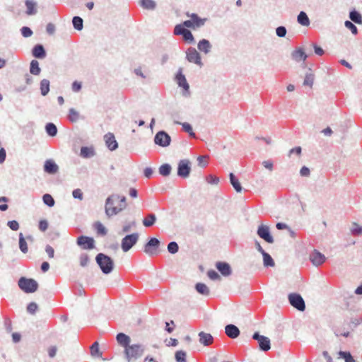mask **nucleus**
<instances>
[{"label": "nucleus", "mask_w": 362, "mask_h": 362, "mask_svg": "<svg viewBox=\"0 0 362 362\" xmlns=\"http://www.w3.org/2000/svg\"><path fill=\"white\" fill-rule=\"evenodd\" d=\"M351 233L354 235H359L362 234V227L357 225L356 223H353V227L351 229Z\"/></svg>", "instance_id": "nucleus-54"}, {"label": "nucleus", "mask_w": 362, "mask_h": 362, "mask_svg": "<svg viewBox=\"0 0 362 362\" xmlns=\"http://www.w3.org/2000/svg\"><path fill=\"white\" fill-rule=\"evenodd\" d=\"M81 88H82L81 83L78 82V81H76L73 82V83L71 85V88H72V90L74 92H78V91H80Z\"/></svg>", "instance_id": "nucleus-62"}, {"label": "nucleus", "mask_w": 362, "mask_h": 362, "mask_svg": "<svg viewBox=\"0 0 362 362\" xmlns=\"http://www.w3.org/2000/svg\"><path fill=\"white\" fill-rule=\"evenodd\" d=\"M156 216L154 214L151 213V214H148L146 217H145L144 219H143V225L145 226V227H151L152 226L154 225V223H156Z\"/></svg>", "instance_id": "nucleus-29"}, {"label": "nucleus", "mask_w": 362, "mask_h": 362, "mask_svg": "<svg viewBox=\"0 0 362 362\" xmlns=\"http://www.w3.org/2000/svg\"><path fill=\"white\" fill-rule=\"evenodd\" d=\"M72 195L74 198L78 199L80 200H82L83 198V192L80 189H76L73 190Z\"/></svg>", "instance_id": "nucleus-59"}, {"label": "nucleus", "mask_w": 362, "mask_h": 362, "mask_svg": "<svg viewBox=\"0 0 362 362\" xmlns=\"http://www.w3.org/2000/svg\"><path fill=\"white\" fill-rule=\"evenodd\" d=\"M186 353L184 351H177L175 352V360L177 362H187L186 360Z\"/></svg>", "instance_id": "nucleus-45"}, {"label": "nucleus", "mask_w": 362, "mask_h": 362, "mask_svg": "<svg viewBox=\"0 0 362 362\" xmlns=\"http://www.w3.org/2000/svg\"><path fill=\"white\" fill-rule=\"evenodd\" d=\"M95 262L104 274H109L114 269L113 259L107 255L98 253L95 257Z\"/></svg>", "instance_id": "nucleus-3"}, {"label": "nucleus", "mask_w": 362, "mask_h": 362, "mask_svg": "<svg viewBox=\"0 0 362 362\" xmlns=\"http://www.w3.org/2000/svg\"><path fill=\"white\" fill-rule=\"evenodd\" d=\"M182 36L183 40L188 43H193L194 42V36L189 30H187Z\"/></svg>", "instance_id": "nucleus-48"}, {"label": "nucleus", "mask_w": 362, "mask_h": 362, "mask_svg": "<svg viewBox=\"0 0 362 362\" xmlns=\"http://www.w3.org/2000/svg\"><path fill=\"white\" fill-rule=\"evenodd\" d=\"M225 332L231 339H235L240 335L238 327L233 324H229L225 327Z\"/></svg>", "instance_id": "nucleus-20"}, {"label": "nucleus", "mask_w": 362, "mask_h": 362, "mask_svg": "<svg viewBox=\"0 0 362 362\" xmlns=\"http://www.w3.org/2000/svg\"><path fill=\"white\" fill-rule=\"evenodd\" d=\"M50 82L48 79H42L40 83V93L42 96H46L49 92Z\"/></svg>", "instance_id": "nucleus-28"}, {"label": "nucleus", "mask_w": 362, "mask_h": 362, "mask_svg": "<svg viewBox=\"0 0 362 362\" xmlns=\"http://www.w3.org/2000/svg\"><path fill=\"white\" fill-rule=\"evenodd\" d=\"M262 165L270 171L273 170L274 165L271 160H264L262 162Z\"/></svg>", "instance_id": "nucleus-63"}, {"label": "nucleus", "mask_w": 362, "mask_h": 362, "mask_svg": "<svg viewBox=\"0 0 362 362\" xmlns=\"http://www.w3.org/2000/svg\"><path fill=\"white\" fill-rule=\"evenodd\" d=\"M171 170V165L168 163L163 164L162 165L160 166L158 169L159 173L164 177L170 175Z\"/></svg>", "instance_id": "nucleus-36"}, {"label": "nucleus", "mask_w": 362, "mask_h": 362, "mask_svg": "<svg viewBox=\"0 0 362 362\" xmlns=\"http://www.w3.org/2000/svg\"><path fill=\"white\" fill-rule=\"evenodd\" d=\"M179 246L175 241H172L168 245V251L171 254H175L178 252Z\"/></svg>", "instance_id": "nucleus-47"}, {"label": "nucleus", "mask_w": 362, "mask_h": 362, "mask_svg": "<svg viewBox=\"0 0 362 362\" xmlns=\"http://www.w3.org/2000/svg\"><path fill=\"white\" fill-rule=\"evenodd\" d=\"M289 303L299 311L305 310V303L302 296L296 293H290L288 296Z\"/></svg>", "instance_id": "nucleus-7"}, {"label": "nucleus", "mask_w": 362, "mask_h": 362, "mask_svg": "<svg viewBox=\"0 0 362 362\" xmlns=\"http://www.w3.org/2000/svg\"><path fill=\"white\" fill-rule=\"evenodd\" d=\"M153 141L159 146L167 147L170 144L171 137L166 132L160 130L156 133Z\"/></svg>", "instance_id": "nucleus-8"}, {"label": "nucleus", "mask_w": 362, "mask_h": 362, "mask_svg": "<svg viewBox=\"0 0 362 362\" xmlns=\"http://www.w3.org/2000/svg\"><path fill=\"white\" fill-rule=\"evenodd\" d=\"M257 234L260 238L264 240L267 243L272 244L274 243V239L271 234L269 227L266 225L261 224L257 228Z\"/></svg>", "instance_id": "nucleus-11"}, {"label": "nucleus", "mask_w": 362, "mask_h": 362, "mask_svg": "<svg viewBox=\"0 0 362 362\" xmlns=\"http://www.w3.org/2000/svg\"><path fill=\"white\" fill-rule=\"evenodd\" d=\"M38 308L37 303L34 302L30 303L27 306V311L30 314H35Z\"/></svg>", "instance_id": "nucleus-57"}, {"label": "nucleus", "mask_w": 362, "mask_h": 362, "mask_svg": "<svg viewBox=\"0 0 362 362\" xmlns=\"http://www.w3.org/2000/svg\"><path fill=\"white\" fill-rule=\"evenodd\" d=\"M190 172L189 160L187 159L180 160L177 165V175L182 178H187L189 176Z\"/></svg>", "instance_id": "nucleus-12"}, {"label": "nucleus", "mask_w": 362, "mask_h": 362, "mask_svg": "<svg viewBox=\"0 0 362 362\" xmlns=\"http://www.w3.org/2000/svg\"><path fill=\"white\" fill-rule=\"evenodd\" d=\"M117 343L122 346L124 350V354L127 362L136 361L141 357L145 351L144 345L141 344H130V337L124 334L118 333L116 336Z\"/></svg>", "instance_id": "nucleus-1"}, {"label": "nucleus", "mask_w": 362, "mask_h": 362, "mask_svg": "<svg viewBox=\"0 0 362 362\" xmlns=\"http://www.w3.org/2000/svg\"><path fill=\"white\" fill-rule=\"evenodd\" d=\"M262 257H263V264H264V267H274V264H275L274 261L269 254H268L267 252H264V254H262Z\"/></svg>", "instance_id": "nucleus-37"}, {"label": "nucleus", "mask_w": 362, "mask_h": 362, "mask_svg": "<svg viewBox=\"0 0 362 362\" xmlns=\"http://www.w3.org/2000/svg\"><path fill=\"white\" fill-rule=\"evenodd\" d=\"M26 14L28 16L35 15L37 11V2L35 0H25Z\"/></svg>", "instance_id": "nucleus-22"}, {"label": "nucleus", "mask_w": 362, "mask_h": 362, "mask_svg": "<svg viewBox=\"0 0 362 362\" xmlns=\"http://www.w3.org/2000/svg\"><path fill=\"white\" fill-rule=\"evenodd\" d=\"M195 289L199 293H200L203 296H207L210 294L209 288H208V286L206 284H204L203 283L196 284Z\"/></svg>", "instance_id": "nucleus-31"}, {"label": "nucleus", "mask_w": 362, "mask_h": 362, "mask_svg": "<svg viewBox=\"0 0 362 362\" xmlns=\"http://www.w3.org/2000/svg\"><path fill=\"white\" fill-rule=\"evenodd\" d=\"M30 72L31 74L35 75V76L40 75V74L41 72V69L39 66V62L37 60L33 59L30 62Z\"/></svg>", "instance_id": "nucleus-30"}, {"label": "nucleus", "mask_w": 362, "mask_h": 362, "mask_svg": "<svg viewBox=\"0 0 362 362\" xmlns=\"http://www.w3.org/2000/svg\"><path fill=\"white\" fill-rule=\"evenodd\" d=\"M229 179H230V182L232 185V186L233 187V188L235 189V190L237 192H240L243 189L241 184L240 183L238 179L236 177V176L233 173H230L229 174Z\"/></svg>", "instance_id": "nucleus-27"}, {"label": "nucleus", "mask_w": 362, "mask_h": 362, "mask_svg": "<svg viewBox=\"0 0 362 362\" xmlns=\"http://www.w3.org/2000/svg\"><path fill=\"white\" fill-rule=\"evenodd\" d=\"M81 156L83 158H91L94 156L95 153L92 148H89L87 146H83L81 148Z\"/></svg>", "instance_id": "nucleus-35"}, {"label": "nucleus", "mask_w": 362, "mask_h": 362, "mask_svg": "<svg viewBox=\"0 0 362 362\" xmlns=\"http://www.w3.org/2000/svg\"><path fill=\"white\" fill-rule=\"evenodd\" d=\"M76 243L83 250H91L95 247L94 239L88 236H79L77 238Z\"/></svg>", "instance_id": "nucleus-14"}, {"label": "nucleus", "mask_w": 362, "mask_h": 362, "mask_svg": "<svg viewBox=\"0 0 362 362\" xmlns=\"http://www.w3.org/2000/svg\"><path fill=\"white\" fill-rule=\"evenodd\" d=\"M94 226L98 234L102 235H105L107 234V229L100 222H96Z\"/></svg>", "instance_id": "nucleus-46"}, {"label": "nucleus", "mask_w": 362, "mask_h": 362, "mask_svg": "<svg viewBox=\"0 0 362 362\" xmlns=\"http://www.w3.org/2000/svg\"><path fill=\"white\" fill-rule=\"evenodd\" d=\"M297 22L303 26H308L310 24V19L305 11H300L298 13Z\"/></svg>", "instance_id": "nucleus-26"}, {"label": "nucleus", "mask_w": 362, "mask_h": 362, "mask_svg": "<svg viewBox=\"0 0 362 362\" xmlns=\"http://www.w3.org/2000/svg\"><path fill=\"white\" fill-rule=\"evenodd\" d=\"M32 54L36 59H42L46 57L47 53L42 45L37 44L32 49Z\"/></svg>", "instance_id": "nucleus-18"}, {"label": "nucleus", "mask_w": 362, "mask_h": 362, "mask_svg": "<svg viewBox=\"0 0 362 362\" xmlns=\"http://www.w3.org/2000/svg\"><path fill=\"white\" fill-rule=\"evenodd\" d=\"M198 335L199 337V341L200 344H203L204 346H209L214 342V337L209 333L200 332Z\"/></svg>", "instance_id": "nucleus-21"}, {"label": "nucleus", "mask_w": 362, "mask_h": 362, "mask_svg": "<svg viewBox=\"0 0 362 362\" xmlns=\"http://www.w3.org/2000/svg\"><path fill=\"white\" fill-rule=\"evenodd\" d=\"M252 339L257 341L259 349L262 351H267L271 349L270 339L256 332L252 335Z\"/></svg>", "instance_id": "nucleus-10"}, {"label": "nucleus", "mask_w": 362, "mask_h": 362, "mask_svg": "<svg viewBox=\"0 0 362 362\" xmlns=\"http://www.w3.org/2000/svg\"><path fill=\"white\" fill-rule=\"evenodd\" d=\"M211 44L208 40L206 39L201 40L197 45L198 49L206 54L211 52Z\"/></svg>", "instance_id": "nucleus-23"}, {"label": "nucleus", "mask_w": 362, "mask_h": 362, "mask_svg": "<svg viewBox=\"0 0 362 362\" xmlns=\"http://www.w3.org/2000/svg\"><path fill=\"white\" fill-rule=\"evenodd\" d=\"M325 256L316 250L310 255V260L315 266L321 265L325 262Z\"/></svg>", "instance_id": "nucleus-16"}, {"label": "nucleus", "mask_w": 362, "mask_h": 362, "mask_svg": "<svg viewBox=\"0 0 362 362\" xmlns=\"http://www.w3.org/2000/svg\"><path fill=\"white\" fill-rule=\"evenodd\" d=\"M139 238L138 233H134L124 236L121 242V247L123 252H128L134 245L136 244Z\"/></svg>", "instance_id": "nucleus-6"}, {"label": "nucleus", "mask_w": 362, "mask_h": 362, "mask_svg": "<svg viewBox=\"0 0 362 362\" xmlns=\"http://www.w3.org/2000/svg\"><path fill=\"white\" fill-rule=\"evenodd\" d=\"M90 354L95 357H100L102 353L99 350V344L98 341L94 342L90 346Z\"/></svg>", "instance_id": "nucleus-41"}, {"label": "nucleus", "mask_w": 362, "mask_h": 362, "mask_svg": "<svg viewBox=\"0 0 362 362\" xmlns=\"http://www.w3.org/2000/svg\"><path fill=\"white\" fill-rule=\"evenodd\" d=\"M188 17H190L194 30L201 28L205 24L206 18H201L197 13H187Z\"/></svg>", "instance_id": "nucleus-19"}, {"label": "nucleus", "mask_w": 362, "mask_h": 362, "mask_svg": "<svg viewBox=\"0 0 362 362\" xmlns=\"http://www.w3.org/2000/svg\"><path fill=\"white\" fill-rule=\"evenodd\" d=\"M175 80L178 86L182 88V95L185 97H189L191 95L189 85L187 81L185 76L182 74V68H179L175 75Z\"/></svg>", "instance_id": "nucleus-5"}, {"label": "nucleus", "mask_w": 362, "mask_h": 362, "mask_svg": "<svg viewBox=\"0 0 362 362\" xmlns=\"http://www.w3.org/2000/svg\"><path fill=\"white\" fill-rule=\"evenodd\" d=\"M127 207L126 197L117 194H112L105 200V211L107 217L118 214Z\"/></svg>", "instance_id": "nucleus-2"}, {"label": "nucleus", "mask_w": 362, "mask_h": 362, "mask_svg": "<svg viewBox=\"0 0 362 362\" xmlns=\"http://www.w3.org/2000/svg\"><path fill=\"white\" fill-rule=\"evenodd\" d=\"M80 265L85 267L89 263L90 259L87 254L83 253L80 255Z\"/></svg>", "instance_id": "nucleus-51"}, {"label": "nucleus", "mask_w": 362, "mask_h": 362, "mask_svg": "<svg viewBox=\"0 0 362 362\" xmlns=\"http://www.w3.org/2000/svg\"><path fill=\"white\" fill-rule=\"evenodd\" d=\"M104 140L109 150L115 151L118 148V143L116 141L115 135L112 133H107L104 136Z\"/></svg>", "instance_id": "nucleus-15"}, {"label": "nucleus", "mask_w": 362, "mask_h": 362, "mask_svg": "<svg viewBox=\"0 0 362 362\" xmlns=\"http://www.w3.org/2000/svg\"><path fill=\"white\" fill-rule=\"evenodd\" d=\"M140 5L147 10H154L156 7V3L153 0H141Z\"/></svg>", "instance_id": "nucleus-34"}, {"label": "nucleus", "mask_w": 362, "mask_h": 362, "mask_svg": "<svg viewBox=\"0 0 362 362\" xmlns=\"http://www.w3.org/2000/svg\"><path fill=\"white\" fill-rule=\"evenodd\" d=\"M344 25L346 28H348L349 30H351L352 34H354V35L358 34V28L351 21H346L344 22Z\"/></svg>", "instance_id": "nucleus-49"}, {"label": "nucleus", "mask_w": 362, "mask_h": 362, "mask_svg": "<svg viewBox=\"0 0 362 362\" xmlns=\"http://www.w3.org/2000/svg\"><path fill=\"white\" fill-rule=\"evenodd\" d=\"M39 230L42 232H45L48 228V222L46 220H40L39 222Z\"/></svg>", "instance_id": "nucleus-60"}, {"label": "nucleus", "mask_w": 362, "mask_h": 362, "mask_svg": "<svg viewBox=\"0 0 362 362\" xmlns=\"http://www.w3.org/2000/svg\"><path fill=\"white\" fill-rule=\"evenodd\" d=\"M68 118L71 122H76L79 119V113L74 108H70Z\"/></svg>", "instance_id": "nucleus-40"}, {"label": "nucleus", "mask_w": 362, "mask_h": 362, "mask_svg": "<svg viewBox=\"0 0 362 362\" xmlns=\"http://www.w3.org/2000/svg\"><path fill=\"white\" fill-rule=\"evenodd\" d=\"M74 28L77 30H81L83 28V21L79 16H74L72 19Z\"/></svg>", "instance_id": "nucleus-38"}, {"label": "nucleus", "mask_w": 362, "mask_h": 362, "mask_svg": "<svg viewBox=\"0 0 362 362\" xmlns=\"http://www.w3.org/2000/svg\"><path fill=\"white\" fill-rule=\"evenodd\" d=\"M132 226H135V222L133 221L130 223H128V224H126L124 225L123 227H122V233H119V234H122V233H128L131 230V228Z\"/></svg>", "instance_id": "nucleus-61"}, {"label": "nucleus", "mask_w": 362, "mask_h": 362, "mask_svg": "<svg viewBox=\"0 0 362 362\" xmlns=\"http://www.w3.org/2000/svg\"><path fill=\"white\" fill-rule=\"evenodd\" d=\"M160 242L156 238H151L145 244L144 251L147 255L152 256L158 253Z\"/></svg>", "instance_id": "nucleus-9"}, {"label": "nucleus", "mask_w": 362, "mask_h": 362, "mask_svg": "<svg viewBox=\"0 0 362 362\" xmlns=\"http://www.w3.org/2000/svg\"><path fill=\"white\" fill-rule=\"evenodd\" d=\"M313 81H314V76L313 74H307L305 75V79H304V81H303V85L304 86H312L313 84Z\"/></svg>", "instance_id": "nucleus-52"}, {"label": "nucleus", "mask_w": 362, "mask_h": 362, "mask_svg": "<svg viewBox=\"0 0 362 362\" xmlns=\"http://www.w3.org/2000/svg\"><path fill=\"white\" fill-rule=\"evenodd\" d=\"M186 58L188 62L194 63L199 66H203L202 62L201 56L195 48L189 47L186 51Z\"/></svg>", "instance_id": "nucleus-13"}, {"label": "nucleus", "mask_w": 362, "mask_h": 362, "mask_svg": "<svg viewBox=\"0 0 362 362\" xmlns=\"http://www.w3.org/2000/svg\"><path fill=\"white\" fill-rule=\"evenodd\" d=\"M291 57L293 59L299 62L300 61H305L308 56L302 48H298L292 52Z\"/></svg>", "instance_id": "nucleus-25"}, {"label": "nucleus", "mask_w": 362, "mask_h": 362, "mask_svg": "<svg viewBox=\"0 0 362 362\" xmlns=\"http://www.w3.org/2000/svg\"><path fill=\"white\" fill-rule=\"evenodd\" d=\"M46 133L50 136H55L57 134V126L52 122H49L45 125Z\"/></svg>", "instance_id": "nucleus-33"}, {"label": "nucleus", "mask_w": 362, "mask_h": 362, "mask_svg": "<svg viewBox=\"0 0 362 362\" xmlns=\"http://www.w3.org/2000/svg\"><path fill=\"white\" fill-rule=\"evenodd\" d=\"M19 248L23 253L28 252V245L22 233L19 234Z\"/></svg>", "instance_id": "nucleus-39"}, {"label": "nucleus", "mask_w": 362, "mask_h": 362, "mask_svg": "<svg viewBox=\"0 0 362 362\" xmlns=\"http://www.w3.org/2000/svg\"><path fill=\"white\" fill-rule=\"evenodd\" d=\"M21 35L25 37H30L33 35L32 30L29 27H27V26H23L21 29Z\"/></svg>", "instance_id": "nucleus-56"}, {"label": "nucleus", "mask_w": 362, "mask_h": 362, "mask_svg": "<svg viewBox=\"0 0 362 362\" xmlns=\"http://www.w3.org/2000/svg\"><path fill=\"white\" fill-rule=\"evenodd\" d=\"M177 124H180L182 125L183 130L185 132H187L190 136L195 137V134L193 132L192 127L190 124L187 122H177Z\"/></svg>", "instance_id": "nucleus-44"}, {"label": "nucleus", "mask_w": 362, "mask_h": 362, "mask_svg": "<svg viewBox=\"0 0 362 362\" xmlns=\"http://www.w3.org/2000/svg\"><path fill=\"white\" fill-rule=\"evenodd\" d=\"M18 285L22 291L27 293H34L38 288V284L35 279L25 277L20 278Z\"/></svg>", "instance_id": "nucleus-4"}, {"label": "nucleus", "mask_w": 362, "mask_h": 362, "mask_svg": "<svg viewBox=\"0 0 362 362\" xmlns=\"http://www.w3.org/2000/svg\"><path fill=\"white\" fill-rule=\"evenodd\" d=\"M7 226L12 230H18L19 228V224L18 223L13 220V221H9L7 223Z\"/></svg>", "instance_id": "nucleus-58"}, {"label": "nucleus", "mask_w": 362, "mask_h": 362, "mask_svg": "<svg viewBox=\"0 0 362 362\" xmlns=\"http://www.w3.org/2000/svg\"><path fill=\"white\" fill-rule=\"evenodd\" d=\"M59 170L58 165L52 160H47L44 165V170L49 174H54Z\"/></svg>", "instance_id": "nucleus-24"}, {"label": "nucleus", "mask_w": 362, "mask_h": 362, "mask_svg": "<svg viewBox=\"0 0 362 362\" xmlns=\"http://www.w3.org/2000/svg\"><path fill=\"white\" fill-rule=\"evenodd\" d=\"M42 200L45 204L48 206L49 207H52L54 204V199L49 194H45L42 196Z\"/></svg>", "instance_id": "nucleus-43"}, {"label": "nucleus", "mask_w": 362, "mask_h": 362, "mask_svg": "<svg viewBox=\"0 0 362 362\" xmlns=\"http://www.w3.org/2000/svg\"><path fill=\"white\" fill-rule=\"evenodd\" d=\"M45 252H47V254L48 255L49 258H53L54 257V248L51 245H47L45 247Z\"/></svg>", "instance_id": "nucleus-64"}, {"label": "nucleus", "mask_w": 362, "mask_h": 362, "mask_svg": "<svg viewBox=\"0 0 362 362\" xmlns=\"http://www.w3.org/2000/svg\"><path fill=\"white\" fill-rule=\"evenodd\" d=\"M207 276H209V278L210 279L214 280V281H216V280H220L221 279L220 275L216 271H214L213 269H211V270L208 271Z\"/></svg>", "instance_id": "nucleus-55"}, {"label": "nucleus", "mask_w": 362, "mask_h": 362, "mask_svg": "<svg viewBox=\"0 0 362 362\" xmlns=\"http://www.w3.org/2000/svg\"><path fill=\"white\" fill-rule=\"evenodd\" d=\"M287 33V30L285 26L281 25L276 28V34L279 37H284Z\"/></svg>", "instance_id": "nucleus-53"}, {"label": "nucleus", "mask_w": 362, "mask_h": 362, "mask_svg": "<svg viewBox=\"0 0 362 362\" xmlns=\"http://www.w3.org/2000/svg\"><path fill=\"white\" fill-rule=\"evenodd\" d=\"M349 18L356 24H362V16L355 9L349 12Z\"/></svg>", "instance_id": "nucleus-32"}, {"label": "nucleus", "mask_w": 362, "mask_h": 362, "mask_svg": "<svg viewBox=\"0 0 362 362\" xmlns=\"http://www.w3.org/2000/svg\"><path fill=\"white\" fill-rule=\"evenodd\" d=\"M216 267L223 276H228L232 274L230 264L226 262H217Z\"/></svg>", "instance_id": "nucleus-17"}, {"label": "nucleus", "mask_w": 362, "mask_h": 362, "mask_svg": "<svg viewBox=\"0 0 362 362\" xmlns=\"http://www.w3.org/2000/svg\"><path fill=\"white\" fill-rule=\"evenodd\" d=\"M339 356L340 358L344 359L345 362H356L349 351H340Z\"/></svg>", "instance_id": "nucleus-42"}, {"label": "nucleus", "mask_w": 362, "mask_h": 362, "mask_svg": "<svg viewBox=\"0 0 362 362\" xmlns=\"http://www.w3.org/2000/svg\"><path fill=\"white\" fill-rule=\"evenodd\" d=\"M187 30L182 24H177L175 26L173 33L175 35H182Z\"/></svg>", "instance_id": "nucleus-50"}]
</instances>
